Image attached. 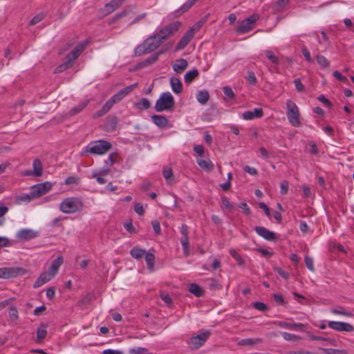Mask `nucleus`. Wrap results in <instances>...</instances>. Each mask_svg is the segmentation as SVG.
<instances>
[{
  "mask_svg": "<svg viewBox=\"0 0 354 354\" xmlns=\"http://www.w3.org/2000/svg\"><path fill=\"white\" fill-rule=\"evenodd\" d=\"M162 53H163L162 51H159V52H157V53L151 55L149 57H148L146 59V62L148 64H153V63L156 62L158 60L159 55H161Z\"/></svg>",
  "mask_w": 354,
  "mask_h": 354,
  "instance_id": "53",
  "label": "nucleus"
},
{
  "mask_svg": "<svg viewBox=\"0 0 354 354\" xmlns=\"http://www.w3.org/2000/svg\"><path fill=\"white\" fill-rule=\"evenodd\" d=\"M162 175L168 183H171L173 180L172 169L169 167H165L162 171Z\"/></svg>",
  "mask_w": 354,
  "mask_h": 354,
  "instance_id": "42",
  "label": "nucleus"
},
{
  "mask_svg": "<svg viewBox=\"0 0 354 354\" xmlns=\"http://www.w3.org/2000/svg\"><path fill=\"white\" fill-rule=\"evenodd\" d=\"M210 334L211 333L209 330H203L200 334L191 337L188 343L191 344L194 348L197 349L205 343L209 337Z\"/></svg>",
  "mask_w": 354,
  "mask_h": 354,
  "instance_id": "9",
  "label": "nucleus"
},
{
  "mask_svg": "<svg viewBox=\"0 0 354 354\" xmlns=\"http://www.w3.org/2000/svg\"><path fill=\"white\" fill-rule=\"evenodd\" d=\"M194 37V35H193L192 30H187L177 43L175 47V51H179L184 49Z\"/></svg>",
  "mask_w": 354,
  "mask_h": 354,
  "instance_id": "12",
  "label": "nucleus"
},
{
  "mask_svg": "<svg viewBox=\"0 0 354 354\" xmlns=\"http://www.w3.org/2000/svg\"><path fill=\"white\" fill-rule=\"evenodd\" d=\"M53 277L51 276V274L48 272H44L39 275V277L35 281L33 287L35 288H39L44 283L48 282Z\"/></svg>",
  "mask_w": 354,
  "mask_h": 354,
  "instance_id": "22",
  "label": "nucleus"
},
{
  "mask_svg": "<svg viewBox=\"0 0 354 354\" xmlns=\"http://www.w3.org/2000/svg\"><path fill=\"white\" fill-rule=\"evenodd\" d=\"M144 257L147 263V268L152 270L155 263V254L149 250L148 252L145 253Z\"/></svg>",
  "mask_w": 354,
  "mask_h": 354,
  "instance_id": "32",
  "label": "nucleus"
},
{
  "mask_svg": "<svg viewBox=\"0 0 354 354\" xmlns=\"http://www.w3.org/2000/svg\"><path fill=\"white\" fill-rule=\"evenodd\" d=\"M91 178H96L97 182L100 185H103L106 183V180L103 178V176H100L97 172H93Z\"/></svg>",
  "mask_w": 354,
  "mask_h": 354,
  "instance_id": "61",
  "label": "nucleus"
},
{
  "mask_svg": "<svg viewBox=\"0 0 354 354\" xmlns=\"http://www.w3.org/2000/svg\"><path fill=\"white\" fill-rule=\"evenodd\" d=\"M189 291L198 297H201L204 293L203 290L196 283L190 284Z\"/></svg>",
  "mask_w": 354,
  "mask_h": 354,
  "instance_id": "35",
  "label": "nucleus"
},
{
  "mask_svg": "<svg viewBox=\"0 0 354 354\" xmlns=\"http://www.w3.org/2000/svg\"><path fill=\"white\" fill-rule=\"evenodd\" d=\"M126 0H111L104 6V12L106 15H109L114 12L120 8Z\"/></svg>",
  "mask_w": 354,
  "mask_h": 354,
  "instance_id": "19",
  "label": "nucleus"
},
{
  "mask_svg": "<svg viewBox=\"0 0 354 354\" xmlns=\"http://www.w3.org/2000/svg\"><path fill=\"white\" fill-rule=\"evenodd\" d=\"M180 243L183 246V252L185 255L189 254V242L188 236H182L180 238Z\"/></svg>",
  "mask_w": 354,
  "mask_h": 354,
  "instance_id": "40",
  "label": "nucleus"
},
{
  "mask_svg": "<svg viewBox=\"0 0 354 354\" xmlns=\"http://www.w3.org/2000/svg\"><path fill=\"white\" fill-rule=\"evenodd\" d=\"M317 62L318 64L322 66V68H327L329 66V62L327 60V59L321 55H319L317 56Z\"/></svg>",
  "mask_w": 354,
  "mask_h": 354,
  "instance_id": "45",
  "label": "nucleus"
},
{
  "mask_svg": "<svg viewBox=\"0 0 354 354\" xmlns=\"http://www.w3.org/2000/svg\"><path fill=\"white\" fill-rule=\"evenodd\" d=\"M151 120L154 124L161 129L169 127L168 119L162 115H153L151 116Z\"/></svg>",
  "mask_w": 354,
  "mask_h": 354,
  "instance_id": "18",
  "label": "nucleus"
},
{
  "mask_svg": "<svg viewBox=\"0 0 354 354\" xmlns=\"http://www.w3.org/2000/svg\"><path fill=\"white\" fill-rule=\"evenodd\" d=\"M274 270L277 274L281 276L284 279H288L290 277V274L286 271L279 268H275Z\"/></svg>",
  "mask_w": 354,
  "mask_h": 354,
  "instance_id": "59",
  "label": "nucleus"
},
{
  "mask_svg": "<svg viewBox=\"0 0 354 354\" xmlns=\"http://www.w3.org/2000/svg\"><path fill=\"white\" fill-rule=\"evenodd\" d=\"M114 100L111 97L102 107V109L97 111H96L93 114V118H99L104 115H105L106 113L109 111V110L113 107V106L115 104Z\"/></svg>",
  "mask_w": 354,
  "mask_h": 354,
  "instance_id": "21",
  "label": "nucleus"
},
{
  "mask_svg": "<svg viewBox=\"0 0 354 354\" xmlns=\"http://www.w3.org/2000/svg\"><path fill=\"white\" fill-rule=\"evenodd\" d=\"M262 342V339L261 338H246V339H241L238 344L241 346H252L257 343Z\"/></svg>",
  "mask_w": 354,
  "mask_h": 354,
  "instance_id": "33",
  "label": "nucleus"
},
{
  "mask_svg": "<svg viewBox=\"0 0 354 354\" xmlns=\"http://www.w3.org/2000/svg\"><path fill=\"white\" fill-rule=\"evenodd\" d=\"M305 263H306L307 268L309 270L313 271V272L315 270V268H314V265H313L314 261H313V258L306 256L305 257Z\"/></svg>",
  "mask_w": 354,
  "mask_h": 354,
  "instance_id": "50",
  "label": "nucleus"
},
{
  "mask_svg": "<svg viewBox=\"0 0 354 354\" xmlns=\"http://www.w3.org/2000/svg\"><path fill=\"white\" fill-rule=\"evenodd\" d=\"M134 211L139 215H142L145 212L142 203H137L134 205Z\"/></svg>",
  "mask_w": 354,
  "mask_h": 354,
  "instance_id": "62",
  "label": "nucleus"
},
{
  "mask_svg": "<svg viewBox=\"0 0 354 354\" xmlns=\"http://www.w3.org/2000/svg\"><path fill=\"white\" fill-rule=\"evenodd\" d=\"M83 203L80 198L68 197L62 200L59 205V209L64 214H74L83 208Z\"/></svg>",
  "mask_w": 354,
  "mask_h": 354,
  "instance_id": "1",
  "label": "nucleus"
},
{
  "mask_svg": "<svg viewBox=\"0 0 354 354\" xmlns=\"http://www.w3.org/2000/svg\"><path fill=\"white\" fill-rule=\"evenodd\" d=\"M263 115L261 108H256L254 111H247L242 113V118L245 120H251L254 118H261Z\"/></svg>",
  "mask_w": 354,
  "mask_h": 354,
  "instance_id": "17",
  "label": "nucleus"
},
{
  "mask_svg": "<svg viewBox=\"0 0 354 354\" xmlns=\"http://www.w3.org/2000/svg\"><path fill=\"white\" fill-rule=\"evenodd\" d=\"M245 79L250 84L255 85L257 84V77L254 73L252 71L248 72Z\"/></svg>",
  "mask_w": 354,
  "mask_h": 354,
  "instance_id": "49",
  "label": "nucleus"
},
{
  "mask_svg": "<svg viewBox=\"0 0 354 354\" xmlns=\"http://www.w3.org/2000/svg\"><path fill=\"white\" fill-rule=\"evenodd\" d=\"M328 326L331 329L339 332H353L354 330V327L351 324L343 322L329 321L328 322Z\"/></svg>",
  "mask_w": 354,
  "mask_h": 354,
  "instance_id": "10",
  "label": "nucleus"
},
{
  "mask_svg": "<svg viewBox=\"0 0 354 354\" xmlns=\"http://www.w3.org/2000/svg\"><path fill=\"white\" fill-rule=\"evenodd\" d=\"M133 9L134 8L133 6H129L126 8L124 10L115 15L114 20H117L122 17H126L130 15L131 13H134Z\"/></svg>",
  "mask_w": 354,
  "mask_h": 354,
  "instance_id": "39",
  "label": "nucleus"
},
{
  "mask_svg": "<svg viewBox=\"0 0 354 354\" xmlns=\"http://www.w3.org/2000/svg\"><path fill=\"white\" fill-rule=\"evenodd\" d=\"M199 75L198 70L193 69L191 71H187L185 76L184 80L185 82L187 84L191 83L196 77H198Z\"/></svg>",
  "mask_w": 354,
  "mask_h": 354,
  "instance_id": "34",
  "label": "nucleus"
},
{
  "mask_svg": "<svg viewBox=\"0 0 354 354\" xmlns=\"http://www.w3.org/2000/svg\"><path fill=\"white\" fill-rule=\"evenodd\" d=\"M87 43L86 41L80 43L77 45L71 52L66 55V61L71 63L72 65L73 62L80 55V54L84 50Z\"/></svg>",
  "mask_w": 354,
  "mask_h": 354,
  "instance_id": "11",
  "label": "nucleus"
},
{
  "mask_svg": "<svg viewBox=\"0 0 354 354\" xmlns=\"http://www.w3.org/2000/svg\"><path fill=\"white\" fill-rule=\"evenodd\" d=\"M281 334L283 338L286 341L295 342L300 339V337L295 334H291L287 332H281Z\"/></svg>",
  "mask_w": 354,
  "mask_h": 354,
  "instance_id": "43",
  "label": "nucleus"
},
{
  "mask_svg": "<svg viewBox=\"0 0 354 354\" xmlns=\"http://www.w3.org/2000/svg\"><path fill=\"white\" fill-rule=\"evenodd\" d=\"M64 262L63 257L62 256L57 257L51 263V266L56 268L57 270Z\"/></svg>",
  "mask_w": 354,
  "mask_h": 354,
  "instance_id": "52",
  "label": "nucleus"
},
{
  "mask_svg": "<svg viewBox=\"0 0 354 354\" xmlns=\"http://www.w3.org/2000/svg\"><path fill=\"white\" fill-rule=\"evenodd\" d=\"M71 66H72V64L71 63H68V62L66 60V62L64 63L60 64L59 66H58L57 67L55 68L54 73H62V72L66 71V69H68V68H70Z\"/></svg>",
  "mask_w": 354,
  "mask_h": 354,
  "instance_id": "46",
  "label": "nucleus"
},
{
  "mask_svg": "<svg viewBox=\"0 0 354 354\" xmlns=\"http://www.w3.org/2000/svg\"><path fill=\"white\" fill-rule=\"evenodd\" d=\"M9 316L13 319H17L18 318V311L15 307L9 308Z\"/></svg>",
  "mask_w": 354,
  "mask_h": 354,
  "instance_id": "63",
  "label": "nucleus"
},
{
  "mask_svg": "<svg viewBox=\"0 0 354 354\" xmlns=\"http://www.w3.org/2000/svg\"><path fill=\"white\" fill-rule=\"evenodd\" d=\"M223 91L224 94L226 96H227L230 99H233L235 97L234 93L232 91V88L228 86H224L223 88Z\"/></svg>",
  "mask_w": 354,
  "mask_h": 354,
  "instance_id": "51",
  "label": "nucleus"
},
{
  "mask_svg": "<svg viewBox=\"0 0 354 354\" xmlns=\"http://www.w3.org/2000/svg\"><path fill=\"white\" fill-rule=\"evenodd\" d=\"M37 236V232L30 229H22L17 234V237L21 240L28 241Z\"/></svg>",
  "mask_w": 354,
  "mask_h": 354,
  "instance_id": "20",
  "label": "nucleus"
},
{
  "mask_svg": "<svg viewBox=\"0 0 354 354\" xmlns=\"http://www.w3.org/2000/svg\"><path fill=\"white\" fill-rule=\"evenodd\" d=\"M259 15L253 14L249 17L243 19L236 29V32L239 35L245 34L255 27L256 22L259 20Z\"/></svg>",
  "mask_w": 354,
  "mask_h": 354,
  "instance_id": "6",
  "label": "nucleus"
},
{
  "mask_svg": "<svg viewBox=\"0 0 354 354\" xmlns=\"http://www.w3.org/2000/svg\"><path fill=\"white\" fill-rule=\"evenodd\" d=\"M150 106L151 103L147 98H142L139 102L135 103V107L140 111L148 109Z\"/></svg>",
  "mask_w": 354,
  "mask_h": 354,
  "instance_id": "36",
  "label": "nucleus"
},
{
  "mask_svg": "<svg viewBox=\"0 0 354 354\" xmlns=\"http://www.w3.org/2000/svg\"><path fill=\"white\" fill-rule=\"evenodd\" d=\"M325 354H348L346 350H339L334 348H323Z\"/></svg>",
  "mask_w": 354,
  "mask_h": 354,
  "instance_id": "48",
  "label": "nucleus"
},
{
  "mask_svg": "<svg viewBox=\"0 0 354 354\" xmlns=\"http://www.w3.org/2000/svg\"><path fill=\"white\" fill-rule=\"evenodd\" d=\"M32 196H31V192L30 191V194H21L19 196H17L16 198V200L17 201V203H28L29 202H30V201L32 200Z\"/></svg>",
  "mask_w": 354,
  "mask_h": 354,
  "instance_id": "41",
  "label": "nucleus"
},
{
  "mask_svg": "<svg viewBox=\"0 0 354 354\" xmlns=\"http://www.w3.org/2000/svg\"><path fill=\"white\" fill-rule=\"evenodd\" d=\"M21 270L20 268H0V278L15 277L21 273Z\"/></svg>",
  "mask_w": 354,
  "mask_h": 354,
  "instance_id": "13",
  "label": "nucleus"
},
{
  "mask_svg": "<svg viewBox=\"0 0 354 354\" xmlns=\"http://www.w3.org/2000/svg\"><path fill=\"white\" fill-rule=\"evenodd\" d=\"M147 351L145 348L142 347H135L130 348L129 353L130 354H144Z\"/></svg>",
  "mask_w": 354,
  "mask_h": 354,
  "instance_id": "54",
  "label": "nucleus"
},
{
  "mask_svg": "<svg viewBox=\"0 0 354 354\" xmlns=\"http://www.w3.org/2000/svg\"><path fill=\"white\" fill-rule=\"evenodd\" d=\"M295 88L298 92H302L304 90V86L302 84L300 78H296L294 80Z\"/></svg>",
  "mask_w": 354,
  "mask_h": 354,
  "instance_id": "57",
  "label": "nucleus"
},
{
  "mask_svg": "<svg viewBox=\"0 0 354 354\" xmlns=\"http://www.w3.org/2000/svg\"><path fill=\"white\" fill-rule=\"evenodd\" d=\"M180 26L181 23L179 21L172 22L167 26L162 27L156 35L162 43L164 41L167 39L169 36L177 32Z\"/></svg>",
  "mask_w": 354,
  "mask_h": 354,
  "instance_id": "7",
  "label": "nucleus"
},
{
  "mask_svg": "<svg viewBox=\"0 0 354 354\" xmlns=\"http://www.w3.org/2000/svg\"><path fill=\"white\" fill-rule=\"evenodd\" d=\"M111 149V144L106 140H100L91 142L85 148V151L95 155H103Z\"/></svg>",
  "mask_w": 354,
  "mask_h": 354,
  "instance_id": "5",
  "label": "nucleus"
},
{
  "mask_svg": "<svg viewBox=\"0 0 354 354\" xmlns=\"http://www.w3.org/2000/svg\"><path fill=\"white\" fill-rule=\"evenodd\" d=\"M188 66V63L185 59L181 58L177 59L173 64V70L177 73H182Z\"/></svg>",
  "mask_w": 354,
  "mask_h": 354,
  "instance_id": "23",
  "label": "nucleus"
},
{
  "mask_svg": "<svg viewBox=\"0 0 354 354\" xmlns=\"http://www.w3.org/2000/svg\"><path fill=\"white\" fill-rule=\"evenodd\" d=\"M263 54L265 55L266 58L274 65V67L279 64V58L277 56H276L271 50H264Z\"/></svg>",
  "mask_w": 354,
  "mask_h": 354,
  "instance_id": "30",
  "label": "nucleus"
},
{
  "mask_svg": "<svg viewBox=\"0 0 354 354\" xmlns=\"http://www.w3.org/2000/svg\"><path fill=\"white\" fill-rule=\"evenodd\" d=\"M198 0H188L181 7L175 11L176 16H179L188 11Z\"/></svg>",
  "mask_w": 354,
  "mask_h": 354,
  "instance_id": "26",
  "label": "nucleus"
},
{
  "mask_svg": "<svg viewBox=\"0 0 354 354\" xmlns=\"http://www.w3.org/2000/svg\"><path fill=\"white\" fill-rule=\"evenodd\" d=\"M253 306L254 307L255 309L259 310L260 311H265L268 309L267 306L264 303L260 301H255L253 304Z\"/></svg>",
  "mask_w": 354,
  "mask_h": 354,
  "instance_id": "56",
  "label": "nucleus"
},
{
  "mask_svg": "<svg viewBox=\"0 0 354 354\" xmlns=\"http://www.w3.org/2000/svg\"><path fill=\"white\" fill-rule=\"evenodd\" d=\"M53 183L48 181L38 183L30 187L32 198L36 199L45 195L51 190Z\"/></svg>",
  "mask_w": 354,
  "mask_h": 354,
  "instance_id": "8",
  "label": "nucleus"
},
{
  "mask_svg": "<svg viewBox=\"0 0 354 354\" xmlns=\"http://www.w3.org/2000/svg\"><path fill=\"white\" fill-rule=\"evenodd\" d=\"M286 115L290 124L295 127H298L301 125L300 113L299 108L297 104L291 100L286 102Z\"/></svg>",
  "mask_w": 354,
  "mask_h": 354,
  "instance_id": "4",
  "label": "nucleus"
},
{
  "mask_svg": "<svg viewBox=\"0 0 354 354\" xmlns=\"http://www.w3.org/2000/svg\"><path fill=\"white\" fill-rule=\"evenodd\" d=\"M80 179L77 176H71L67 177L64 180V184L66 185H77L79 184Z\"/></svg>",
  "mask_w": 354,
  "mask_h": 354,
  "instance_id": "44",
  "label": "nucleus"
},
{
  "mask_svg": "<svg viewBox=\"0 0 354 354\" xmlns=\"http://www.w3.org/2000/svg\"><path fill=\"white\" fill-rule=\"evenodd\" d=\"M146 252H147L145 249L140 248L139 247H134L131 250L130 254L133 259L136 260H141L144 257Z\"/></svg>",
  "mask_w": 354,
  "mask_h": 354,
  "instance_id": "28",
  "label": "nucleus"
},
{
  "mask_svg": "<svg viewBox=\"0 0 354 354\" xmlns=\"http://www.w3.org/2000/svg\"><path fill=\"white\" fill-rule=\"evenodd\" d=\"M89 100H84L80 102L76 106L72 108L69 111V115L73 116L81 112L88 104Z\"/></svg>",
  "mask_w": 354,
  "mask_h": 354,
  "instance_id": "31",
  "label": "nucleus"
},
{
  "mask_svg": "<svg viewBox=\"0 0 354 354\" xmlns=\"http://www.w3.org/2000/svg\"><path fill=\"white\" fill-rule=\"evenodd\" d=\"M196 97L201 104L205 105L209 100V94L207 90H201L196 93Z\"/></svg>",
  "mask_w": 354,
  "mask_h": 354,
  "instance_id": "27",
  "label": "nucleus"
},
{
  "mask_svg": "<svg viewBox=\"0 0 354 354\" xmlns=\"http://www.w3.org/2000/svg\"><path fill=\"white\" fill-rule=\"evenodd\" d=\"M288 183L286 180H283L281 183L280 185V193L281 194H286L288 190Z\"/></svg>",
  "mask_w": 354,
  "mask_h": 354,
  "instance_id": "60",
  "label": "nucleus"
},
{
  "mask_svg": "<svg viewBox=\"0 0 354 354\" xmlns=\"http://www.w3.org/2000/svg\"><path fill=\"white\" fill-rule=\"evenodd\" d=\"M162 44L156 35L149 37L142 44L138 46L135 49V55L141 56L145 54L154 51Z\"/></svg>",
  "mask_w": 354,
  "mask_h": 354,
  "instance_id": "2",
  "label": "nucleus"
},
{
  "mask_svg": "<svg viewBox=\"0 0 354 354\" xmlns=\"http://www.w3.org/2000/svg\"><path fill=\"white\" fill-rule=\"evenodd\" d=\"M138 84H133L119 91L117 93L111 97L115 103L120 102L125 96L131 93L136 86Z\"/></svg>",
  "mask_w": 354,
  "mask_h": 354,
  "instance_id": "15",
  "label": "nucleus"
},
{
  "mask_svg": "<svg viewBox=\"0 0 354 354\" xmlns=\"http://www.w3.org/2000/svg\"><path fill=\"white\" fill-rule=\"evenodd\" d=\"M274 324L278 326L281 328L295 330H300L304 331V325L301 323H295V322H286L283 321H275L273 322Z\"/></svg>",
  "mask_w": 354,
  "mask_h": 354,
  "instance_id": "14",
  "label": "nucleus"
},
{
  "mask_svg": "<svg viewBox=\"0 0 354 354\" xmlns=\"http://www.w3.org/2000/svg\"><path fill=\"white\" fill-rule=\"evenodd\" d=\"M8 212V208L6 206H0V226L4 223L3 216Z\"/></svg>",
  "mask_w": 354,
  "mask_h": 354,
  "instance_id": "58",
  "label": "nucleus"
},
{
  "mask_svg": "<svg viewBox=\"0 0 354 354\" xmlns=\"http://www.w3.org/2000/svg\"><path fill=\"white\" fill-rule=\"evenodd\" d=\"M230 255L234 259L239 266H243L245 263V261L241 256L236 252L234 248H231L229 250Z\"/></svg>",
  "mask_w": 354,
  "mask_h": 354,
  "instance_id": "38",
  "label": "nucleus"
},
{
  "mask_svg": "<svg viewBox=\"0 0 354 354\" xmlns=\"http://www.w3.org/2000/svg\"><path fill=\"white\" fill-rule=\"evenodd\" d=\"M254 230L257 234L262 236L267 241H274L277 239L276 234L270 231L265 227L257 226L255 227Z\"/></svg>",
  "mask_w": 354,
  "mask_h": 354,
  "instance_id": "16",
  "label": "nucleus"
},
{
  "mask_svg": "<svg viewBox=\"0 0 354 354\" xmlns=\"http://www.w3.org/2000/svg\"><path fill=\"white\" fill-rule=\"evenodd\" d=\"M175 105V100L170 92L161 93L155 104V109L158 112L172 110Z\"/></svg>",
  "mask_w": 354,
  "mask_h": 354,
  "instance_id": "3",
  "label": "nucleus"
},
{
  "mask_svg": "<svg viewBox=\"0 0 354 354\" xmlns=\"http://www.w3.org/2000/svg\"><path fill=\"white\" fill-rule=\"evenodd\" d=\"M45 18V14L41 12L32 18L30 21L29 24L30 26L35 25L42 21Z\"/></svg>",
  "mask_w": 354,
  "mask_h": 354,
  "instance_id": "47",
  "label": "nucleus"
},
{
  "mask_svg": "<svg viewBox=\"0 0 354 354\" xmlns=\"http://www.w3.org/2000/svg\"><path fill=\"white\" fill-rule=\"evenodd\" d=\"M36 335L37 342H41L47 335L46 326L41 325L40 327H39L37 330Z\"/></svg>",
  "mask_w": 354,
  "mask_h": 354,
  "instance_id": "37",
  "label": "nucleus"
},
{
  "mask_svg": "<svg viewBox=\"0 0 354 354\" xmlns=\"http://www.w3.org/2000/svg\"><path fill=\"white\" fill-rule=\"evenodd\" d=\"M301 52L306 60L308 62H310L312 61V58L310 57V51L306 47H303Z\"/></svg>",
  "mask_w": 354,
  "mask_h": 354,
  "instance_id": "64",
  "label": "nucleus"
},
{
  "mask_svg": "<svg viewBox=\"0 0 354 354\" xmlns=\"http://www.w3.org/2000/svg\"><path fill=\"white\" fill-rule=\"evenodd\" d=\"M32 173L35 176H41L43 174V166L39 159L36 158L32 162Z\"/></svg>",
  "mask_w": 354,
  "mask_h": 354,
  "instance_id": "29",
  "label": "nucleus"
},
{
  "mask_svg": "<svg viewBox=\"0 0 354 354\" xmlns=\"http://www.w3.org/2000/svg\"><path fill=\"white\" fill-rule=\"evenodd\" d=\"M170 84L173 92L175 93H180L183 91V84L179 78L171 77L170 78Z\"/></svg>",
  "mask_w": 354,
  "mask_h": 354,
  "instance_id": "24",
  "label": "nucleus"
},
{
  "mask_svg": "<svg viewBox=\"0 0 354 354\" xmlns=\"http://www.w3.org/2000/svg\"><path fill=\"white\" fill-rule=\"evenodd\" d=\"M196 162L199 167L205 171H211L214 169V164L209 159L198 158Z\"/></svg>",
  "mask_w": 354,
  "mask_h": 354,
  "instance_id": "25",
  "label": "nucleus"
},
{
  "mask_svg": "<svg viewBox=\"0 0 354 354\" xmlns=\"http://www.w3.org/2000/svg\"><path fill=\"white\" fill-rule=\"evenodd\" d=\"M333 75L334 77H335L337 80H339L340 82H342L344 83L348 82V79L345 76L342 75L341 74V73L339 72L338 71H333Z\"/></svg>",
  "mask_w": 354,
  "mask_h": 354,
  "instance_id": "55",
  "label": "nucleus"
}]
</instances>
